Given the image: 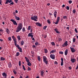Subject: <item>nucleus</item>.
<instances>
[{
    "mask_svg": "<svg viewBox=\"0 0 78 78\" xmlns=\"http://www.w3.org/2000/svg\"><path fill=\"white\" fill-rule=\"evenodd\" d=\"M73 14H76V10L73 9Z\"/></svg>",
    "mask_w": 78,
    "mask_h": 78,
    "instance_id": "33",
    "label": "nucleus"
},
{
    "mask_svg": "<svg viewBox=\"0 0 78 78\" xmlns=\"http://www.w3.org/2000/svg\"><path fill=\"white\" fill-rule=\"evenodd\" d=\"M25 59H26V61H27V62H29V61H30V60H29V59L27 58L26 57H25Z\"/></svg>",
    "mask_w": 78,
    "mask_h": 78,
    "instance_id": "19",
    "label": "nucleus"
},
{
    "mask_svg": "<svg viewBox=\"0 0 78 78\" xmlns=\"http://www.w3.org/2000/svg\"><path fill=\"white\" fill-rule=\"evenodd\" d=\"M31 54H32V55H34V52L33 51H31Z\"/></svg>",
    "mask_w": 78,
    "mask_h": 78,
    "instance_id": "56",
    "label": "nucleus"
},
{
    "mask_svg": "<svg viewBox=\"0 0 78 78\" xmlns=\"http://www.w3.org/2000/svg\"><path fill=\"white\" fill-rule=\"evenodd\" d=\"M73 42H75V41H76V39L75 38H73Z\"/></svg>",
    "mask_w": 78,
    "mask_h": 78,
    "instance_id": "41",
    "label": "nucleus"
},
{
    "mask_svg": "<svg viewBox=\"0 0 78 78\" xmlns=\"http://www.w3.org/2000/svg\"><path fill=\"white\" fill-rule=\"evenodd\" d=\"M44 70L41 71V76H44Z\"/></svg>",
    "mask_w": 78,
    "mask_h": 78,
    "instance_id": "9",
    "label": "nucleus"
},
{
    "mask_svg": "<svg viewBox=\"0 0 78 78\" xmlns=\"http://www.w3.org/2000/svg\"><path fill=\"white\" fill-rule=\"evenodd\" d=\"M56 33L60 34V32L59 31H58V30H57V31H56Z\"/></svg>",
    "mask_w": 78,
    "mask_h": 78,
    "instance_id": "55",
    "label": "nucleus"
},
{
    "mask_svg": "<svg viewBox=\"0 0 78 78\" xmlns=\"http://www.w3.org/2000/svg\"><path fill=\"white\" fill-rule=\"evenodd\" d=\"M15 12L16 13H18V11H17V10H16L15 11Z\"/></svg>",
    "mask_w": 78,
    "mask_h": 78,
    "instance_id": "62",
    "label": "nucleus"
},
{
    "mask_svg": "<svg viewBox=\"0 0 78 78\" xmlns=\"http://www.w3.org/2000/svg\"><path fill=\"white\" fill-rule=\"evenodd\" d=\"M61 65L62 66H63V64H64V62H63V61H64V59H63V58H61Z\"/></svg>",
    "mask_w": 78,
    "mask_h": 78,
    "instance_id": "10",
    "label": "nucleus"
},
{
    "mask_svg": "<svg viewBox=\"0 0 78 78\" xmlns=\"http://www.w3.org/2000/svg\"><path fill=\"white\" fill-rule=\"evenodd\" d=\"M6 32H7L8 34H9V33L10 32L9 30V29H8V28H6Z\"/></svg>",
    "mask_w": 78,
    "mask_h": 78,
    "instance_id": "23",
    "label": "nucleus"
},
{
    "mask_svg": "<svg viewBox=\"0 0 78 78\" xmlns=\"http://www.w3.org/2000/svg\"><path fill=\"white\" fill-rule=\"evenodd\" d=\"M8 39L9 41H11V40H12V39H11V37H8Z\"/></svg>",
    "mask_w": 78,
    "mask_h": 78,
    "instance_id": "36",
    "label": "nucleus"
},
{
    "mask_svg": "<svg viewBox=\"0 0 78 78\" xmlns=\"http://www.w3.org/2000/svg\"><path fill=\"white\" fill-rule=\"evenodd\" d=\"M31 19L32 20H34V21H35L36 22H37V20H36V19H35L34 17H31Z\"/></svg>",
    "mask_w": 78,
    "mask_h": 78,
    "instance_id": "12",
    "label": "nucleus"
},
{
    "mask_svg": "<svg viewBox=\"0 0 78 78\" xmlns=\"http://www.w3.org/2000/svg\"><path fill=\"white\" fill-rule=\"evenodd\" d=\"M12 1V0H6L5 4H8V3H11Z\"/></svg>",
    "mask_w": 78,
    "mask_h": 78,
    "instance_id": "8",
    "label": "nucleus"
},
{
    "mask_svg": "<svg viewBox=\"0 0 78 78\" xmlns=\"http://www.w3.org/2000/svg\"><path fill=\"white\" fill-rule=\"evenodd\" d=\"M59 54H61V55H63L64 54V52L63 51H59Z\"/></svg>",
    "mask_w": 78,
    "mask_h": 78,
    "instance_id": "37",
    "label": "nucleus"
},
{
    "mask_svg": "<svg viewBox=\"0 0 78 78\" xmlns=\"http://www.w3.org/2000/svg\"><path fill=\"white\" fill-rule=\"evenodd\" d=\"M1 61H5V58L3 57H1Z\"/></svg>",
    "mask_w": 78,
    "mask_h": 78,
    "instance_id": "30",
    "label": "nucleus"
},
{
    "mask_svg": "<svg viewBox=\"0 0 78 78\" xmlns=\"http://www.w3.org/2000/svg\"><path fill=\"white\" fill-rule=\"evenodd\" d=\"M2 0H0V5H2Z\"/></svg>",
    "mask_w": 78,
    "mask_h": 78,
    "instance_id": "58",
    "label": "nucleus"
},
{
    "mask_svg": "<svg viewBox=\"0 0 78 78\" xmlns=\"http://www.w3.org/2000/svg\"><path fill=\"white\" fill-rule=\"evenodd\" d=\"M36 25H37V26H38L39 27H42V24L40 23L37 22L36 23Z\"/></svg>",
    "mask_w": 78,
    "mask_h": 78,
    "instance_id": "13",
    "label": "nucleus"
},
{
    "mask_svg": "<svg viewBox=\"0 0 78 78\" xmlns=\"http://www.w3.org/2000/svg\"><path fill=\"white\" fill-rule=\"evenodd\" d=\"M21 45H23L24 44V41H21Z\"/></svg>",
    "mask_w": 78,
    "mask_h": 78,
    "instance_id": "31",
    "label": "nucleus"
},
{
    "mask_svg": "<svg viewBox=\"0 0 78 78\" xmlns=\"http://www.w3.org/2000/svg\"><path fill=\"white\" fill-rule=\"evenodd\" d=\"M71 61L73 63V62H76V59L75 58H71Z\"/></svg>",
    "mask_w": 78,
    "mask_h": 78,
    "instance_id": "11",
    "label": "nucleus"
},
{
    "mask_svg": "<svg viewBox=\"0 0 78 78\" xmlns=\"http://www.w3.org/2000/svg\"><path fill=\"white\" fill-rule=\"evenodd\" d=\"M23 32H25V28L24 27H23L22 29Z\"/></svg>",
    "mask_w": 78,
    "mask_h": 78,
    "instance_id": "32",
    "label": "nucleus"
},
{
    "mask_svg": "<svg viewBox=\"0 0 78 78\" xmlns=\"http://www.w3.org/2000/svg\"><path fill=\"white\" fill-rule=\"evenodd\" d=\"M60 19V17H59V16H58L57 18V20H56V22L55 23V25H57V24L59 23V21Z\"/></svg>",
    "mask_w": 78,
    "mask_h": 78,
    "instance_id": "5",
    "label": "nucleus"
},
{
    "mask_svg": "<svg viewBox=\"0 0 78 78\" xmlns=\"http://www.w3.org/2000/svg\"><path fill=\"white\" fill-rule=\"evenodd\" d=\"M2 75H3V77L4 78H6V77H7V74L5 73H3L2 74Z\"/></svg>",
    "mask_w": 78,
    "mask_h": 78,
    "instance_id": "14",
    "label": "nucleus"
},
{
    "mask_svg": "<svg viewBox=\"0 0 78 78\" xmlns=\"http://www.w3.org/2000/svg\"><path fill=\"white\" fill-rule=\"evenodd\" d=\"M47 37V35H45L44 37V38L45 39V38H46Z\"/></svg>",
    "mask_w": 78,
    "mask_h": 78,
    "instance_id": "61",
    "label": "nucleus"
},
{
    "mask_svg": "<svg viewBox=\"0 0 78 78\" xmlns=\"http://www.w3.org/2000/svg\"><path fill=\"white\" fill-rule=\"evenodd\" d=\"M16 56H19V52H17L16 53Z\"/></svg>",
    "mask_w": 78,
    "mask_h": 78,
    "instance_id": "38",
    "label": "nucleus"
},
{
    "mask_svg": "<svg viewBox=\"0 0 78 78\" xmlns=\"http://www.w3.org/2000/svg\"><path fill=\"white\" fill-rule=\"evenodd\" d=\"M34 17L36 19H37V16H34Z\"/></svg>",
    "mask_w": 78,
    "mask_h": 78,
    "instance_id": "51",
    "label": "nucleus"
},
{
    "mask_svg": "<svg viewBox=\"0 0 78 78\" xmlns=\"http://www.w3.org/2000/svg\"><path fill=\"white\" fill-rule=\"evenodd\" d=\"M54 15L55 16V18H56V14H57V12L55 11L54 13Z\"/></svg>",
    "mask_w": 78,
    "mask_h": 78,
    "instance_id": "22",
    "label": "nucleus"
},
{
    "mask_svg": "<svg viewBox=\"0 0 78 78\" xmlns=\"http://www.w3.org/2000/svg\"><path fill=\"white\" fill-rule=\"evenodd\" d=\"M28 30H31V26H28Z\"/></svg>",
    "mask_w": 78,
    "mask_h": 78,
    "instance_id": "42",
    "label": "nucleus"
},
{
    "mask_svg": "<svg viewBox=\"0 0 78 78\" xmlns=\"http://www.w3.org/2000/svg\"><path fill=\"white\" fill-rule=\"evenodd\" d=\"M17 38L18 39V41H20V36L18 35L17 36Z\"/></svg>",
    "mask_w": 78,
    "mask_h": 78,
    "instance_id": "25",
    "label": "nucleus"
},
{
    "mask_svg": "<svg viewBox=\"0 0 78 78\" xmlns=\"http://www.w3.org/2000/svg\"><path fill=\"white\" fill-rule=\"evenodd\" d=\"M55 64H58V62L57 61H55Z\"/></svg>",
    "mask_w": 78,
    "mask_h": 78,
    "instance_id": "59",
    "label": "nucleus"
},
{
    "mask_svg": "<svg viewBox=\"0 0 78 78\" xmlns=\"http://www.w3.org/2000/svg\"><path fill=\"white\" fill-rule=\"evenodd\" d=\"M18 49H19L20 52L21 53L22 52V48H21L20 47L19 48H18Z\"/></svg>",
    "mask_w": 78,
    "mask_h": 78,
    "instance_id": "20",
    "label": "nucleus"
},
{
    "mask_svg": "<svg viewBox=\"0 0 78 78\" xmlns=\"http://www.w3.org/2000/svg\"><path fill=\"white\" fill-rule=\"evenodd\" d=\"M78 69V65L76 68V70H77V69Z\"/></svg>",
    "mask_w": 78,
    "mask_h": 78,
    "instance_id": "64",
    "label": "nucleus"
},
{
    "mask_svg": "<svg viewBox=\"0 0 78 78\" xmlns=\"http://www.w3.org/2000/svg\"><path fill=\"white\" fill-rule=\"evenodd\" d=\"M47 22H48V23H49V24H50L51 23V22H50V20H48Z\"/></svg>",
    "mask_w": 78,
    "mask_h": 78,
    "instance_id": "40",
    "label": "nucleus"
},
{
    "mask_svg": "<svg viewBox=\"0 0 78 78\" xmlns=\"http://www.w3.org/2000/svg\"><path fill=\"white\" fill-rule=\"evenodd\" d=\"M28 37H30V36L31 37V38H33V35H31V33H29L28 34Z\"/></svg>",
    "mask_w": 78,
    "mask_h": 78,
    "instance_id": "15",
    "label": "nucleus"
},
{
    "mask_svg": "<svg viewBox=\"0 0 78 78\" xmlns=\"http://www.w3.org/2000/svg\"><path fill=\"white\" fill-rule=\"evenodd\" d=\"M68 53V49H66L65 52V55H67Z\"/></svg>",
    "mask_w": 78,
    "mask_h": 78,
    "instance_id": "17",
    "label": "nucleus"
},
{
    "mask_svg": "<svg viewBox=\"0 0 78 78\" xmlns=\"http://www.w3.org/2000/svg\"><path fill=\"white\" fill-rule=\"evenodd\" d=\"M69 4H71L72 3V1L70 0L69 1Z\"/></svg>",
    "mask_w": 78,
    "mask_h": 78,
    "instance_id": "47",
    "label": "nucleus"
},
{
    "mask_svg": "<svg viewBox=\"0 0 78 78\" xmlns=\"http://www.w3.org/2000/svg\"><path fill=\"white\" fill-rule=\"evenodd\" d=\"M8 66L9 68H11L12 67V64L11 62H9L8 63Z\"/></svg>",
    "mask_w": 78,
    "mask_h": 78,
    "instance_id": "16",
    "label": "nucleus"
},
{
    "mask_svg": "<svg viewBox=\"0 0 78 78\" xmlns=\"http://www.w3.org/2000/svg\"><path fill=\"white\" fill-rule=\"evenodd\" d=\"M51 44L52 45H53L54 46L55 45V43L54 42H52L51 43Z\"/></svg>",
    "mask_w": 78,
    "mask_h": 78,
    "instance_id": "34",
    "label": "nucleus"
},
{
    "mask_svg": "<svg viewBox=\"0 0 78 78\" xmlns=\"http://www.w3.org/2000/svg\"><path fill=\"white\" fill-rule=\"evenodd\" d=\"M27 65H28V66H31V63L30 62H28Z\"/></svg>",
    "mask_w": 78,
    "mask_h": 78,
    "instance_id": "28",
    "label": "nucleus"
},
{
    "mask_svg": "<svg viewBox=\"0 0 78 78\" xmlns=\"http://www.w3.org/2000/svg\"><path fill=\"white\" fill-rule=\"evenodd\" d=\"M50 57L51 59H55V55L51 54L50 55Z\"/></svg>",
    "mask_w": 78,
    "mask_h": 78,
    "instance_id": "6",
    "label": "nucleus"
},
{
    "mask_svg": "<svg viewBox=\"0 0 78 78\" xmlns=\"http://www.w3.org/2000/svg\"><path fill=\"white\" fill-rule=\"evenodd\" d=\"M62 39L61 38H58V41L59 42H60V41H62Z\"/></svg>",
    "mask_w": 78,
    "mask_h": 78,
    "instance_id": "49",
    "label": "nucleus"
},
{
    "mask_svg": "<svg viewBox=\"0 0 78 78\" xmlns=\"http://www.w3.org/2000/svg\"><path fill=\"white\" fill-rule=\"evenodd\" d=\"M70 48L72 53H74V52L76 51V50H75V49L74 48L71 47H70Z\"/></svg>",
    "mask_w": 78,
    "mask_h": 78,
    "instance_id": "7",
    "label": "nucleus"
},
{
    "mask_svg": "<svg viewBox=\"0 0 78 78\" xmlns=\"http://www.w3.org/2000/svg\"><path fill=\"white\" fill-rule=\"evenodd\" d=\"M37 59L39 61H41V58H40V56H38V57Z\"/></svg>",
    "mask_w": 78,
    "mask_h": 78,
    "instance_id": "35",
    "label": "nucleus"
},
{
    "mask_svg": "<svg viewBox=\"0 0 78 78\" xmlns=\"http://www.w3.org/2000/svg\"><path fill=\"white\" fill-rule=\"evenodd\" d=\"M14 4V3L13 2H12H12H11V3H10L9 4V5H10V6H11V5H13Z\"/></svg>",
    "mask_w": 78,
    "mask_h": 78,
    "instance_id": "29",
    "label": "nucleus"
},
{
    "mask_svg": "<svg viewBox=\"0 0 78 78\" xmlns=\"http://www.w3.org/2000/svg\"><path fill=\"white\" fill-rule=\"evenodd\" d=\"M0 41L1 42H3V40L2 39H0Z\"/></svg>",
    "mask_w": 78,
    "mask_h": 78,
    "instance_id": "60",
    "label": "nucleus"
},
{
    "mask_svg": "<svg viewBox=\"0 0 78 78\" xmlns=\"http://www.w3.org/2000/svg\"><path fill=\"white\" fill-rule=\"evenodd\" d=\"M67 43H68V42H67V41H66L65 42V43H64V45H65L66 46H67L68 45V44H67Z\"/></svg>",
    "mask_w": 78,
    "mask_h": 78,
    "instance_id": "27",
    "label": "nucleus"
},
{
    "mask_svg": "<svg viewBox=\"0 0 78 78\" xmlns=\"http://www.w3.org/2000/svg\"><path fill=\"white\" fill-rule=\"evenodd\" d=\"M35 45L36 46H37L38 45H39V42L37 41L35 43Z\"/></svg>",
    "mask_w": 78,
    "mask_h": 78,
    "instance_id": "26",
    "label": "nucleus"
},
{
    "mask_svg": "<svg viewBox=\"0 0 78 78\" xmlns=\"http://www.w3.org/2000/svg\"><path fill=\"white\" fill-rule=\"evenodd\" d=\"M19 65L20 66H21V61H19Z\"/></svg>",
    "mask_w": 78,
    "mask_h": 78,
    "instance_id": "45",
    "label": "nucleus"
},
{
    "mask_svg": "<svg viewBox=\"0 0 78 78\" xmlns=\"http://www.w3.org/2000/svg\"><path fill=\"white\" fill-rule=\"evenodd\" d=\"M54 30L56 32V31L58 30V29L57 28H55V29Z\"/></svg>",
    "mask_w": 78,
    "mask_h": 78,
    "instance_id": "54",
    "label": "nucleus"
},
{
    "mask_svg": "<svg viewBox=\"0 0 78 78\" xmlns=\"http://www.w3.org/2000/svg\"><path fill=\"white\" fill-rule=\"evenodd\" d=\"M56 51L55 50H52V51H51L50 52V54H51V53H55Z\"/></svg>",
    "mask_w": 78,
    "mask_h": 78,
    "instance_id": "21",
    "label": "nucleus"
},
{
    "mask_svg": "<svg viewBox=\"0 0 78 78\" xmlns=\"http://www.w3.org/2000/svg\"><path fill=\"white\" fill-rule=\"evenodd\" d=\"M74 30L76 33H78V30H77L76 28H75Z\"/></svg>",
    "mask_w": 78,
    "mask_h": 78,
    "instance_id": "48",
    "label": "nucleus"
},
{
    "mask_svg": "<svg viewBox=\"0 0 78 78\" xmlns=\"http://www.w3.org/2000/svg\"><path fill=\"white\" fill-rule=\"evenodd\" d=\"M22 28H23V24L22 23H19L18 26L17 27L16 32L18 33V32H19L21 30V29H22Z\"/></svg>",
    "mask_w": 78,
    "mask_h": 78,
    "instance_id": "1",
    "label": "nucleus"
},
{
    "mask_svg": "<svg viewBox=\"0 0 78 78\" xmlns=\"http://www.w3.org/2000/svg\"><path fill=\"white\" fill-rule=\"evenodd\" d=\"M63 18L64 19H67V16H64L63 17Z\"/></svg>",
    "mask_w": 78,
    "mask_h": 78,
    "instance_id": "43",
    "label": "nucleus"
},
{
    "mask_svg": "<svg viewBox=\"0 0 78 78\" xmlns=\"http://www.w3.org/2000/svg\"><path fill=\"white\" fill-rule=\"evenodd\" d=\"M43 61L46 64H48V61L47 60V58L45 56H44L43 57Z\"/></svg>",
    "mask_w": 78,
    "mask_h": 78,
    "instance_id": "3",
    "label": "nucleus"
},
{
    "mask_svg": "<svg viewBox=\"0 0 78 78\" xmlns=\"http://www.w3.org/2000/svg\"><path fill=\"white\" fill-rule=\"evenodd\" d=\"M12 38L13 39V40L14 42L15 45L17 47V48H19L20 47L18 44H17V40H16V39L15 38V37L14 36H12Z\"/></svg>",
    "mask_w": 78,
    "mask_h": 78,
    "instance_id": "2",
    "label": "nucleus"
},
{
    "mask_svg": "<svg viewBox=\"0 0 78 78\" xmlns=\"http://www.w3.org/2000/svg\"><path fill=\"white\" fill-rule=\"evenodd\" d=\"M13 72L14 73V74H16L17 73H16V71L15 70H14L13 71Z\"/></svg>",
    "mask_w": 78,
    "mask_h": 78,
    "instance_id": "50",
    "label": "nucleus"
},
{
    "mask_svg": "<svg viewBox=\"0 0 78 78\" xmlns=\"http://www.w3.org/2000/svg\"><path fill=\"white\" fill-rule=\"evenodd\" d=\"M23 68L24 70L25 71L26 70V69H25V66L24 65H23Z\"/></svg>",
    "mask_w": 78,
    "mask_h": 78,
    "instance_id": "39",
    "label": "nucleus"
},
{
    "mask_svg": "<svg viewBox=\"0 0 78 78\" xmlns=\"http://www.w3.org/2000/svg\"><path fill=\"white\" fill-rule=\"evenodd\" d=\"M44 53H48V50L46 48L44 49Z\"/></svg>",
    "mask_w": 78,
    "mask_h": 78,
    "instance_id": "24",
    "label": "nucleus"
},
{
    "mask_svg": "<svg viewBox=\"0 0 78 78\" xmlns=\"http://www.w3.org/2000/svg\"><path fill=\"white\" fill-rule=\"evenodd\" d=\"M15 1L16 2V3H18V0H15Z\"/></svg>",
    "mask_w": 78,
    "mask_h": 78,
    "instance_id": "57",
    "label": "nucleus"
},
{
    "mask_svg": "<svg viewBox=\"0 0 78 78\" xmlns=\"http://www.w3.org/2000/svg\"><path fill=\"white\" fill-rule=\"evenodd\" d=\"M47 26H44L43 27L44 30H46V28H47Z\"/></svg>",
    "mask_w": 78,
    "mask_h": 78,
    "instance_id": "44",
    "label": "nucleus"
},
{
    "mask_svg": "<svg viewBox=\"0 0 78 78\" xmlns=\"http://www.w3.org/2000/svg\"><path fill=\"white\" fill-rule=\"evenodd\" d=\"M69 8H69V6H66V9H67V10H69Z\"/></svg>",
    "mask_w": 78,
    "mask_h": 78,
    "instance_id": "52",
    "label": "nucleus"
},
{
    "mask_svg": "<svg viewBox=\"0 0 78 78\" xmlns=\"http://www.w3.org/2000/svg\"><path fill=\"white\" fill-rule=\"evenodd\" d=\"M66 30H69V27H66Z\"/></svg>",
    "mask_w": 78,
    "mask_h": 78,
    "instance_id": "63",
    "label": "nucleus"
},
{
    "mask_svg": "<svg viewBox=\"0 0 78 78\" xmlns=\"http://www.w3.org/2000/svg\"><path fill=\"white\" fill-rule=\"evenodd\" d=\"M27 70H31V68L29 66H28Z\"/></svg>",
    "mask_w": 78,
    "mask_h": 78,
    "instance_id": "53",
    "label": "nucleus"
},
{
    "mask_svg": "<svg viewBox=\"0 0 78 78\" xmlns=\"http://www.w3.org/2000/svg\"><path fill=\"white\" fill-rule=\"evenodd\" d=\"M13 14L15 16V17L16 16V12H13Z\"/></svg>",
    "mask_w": 78,
    "mask_h": 78,
    "instance_id": "46",
    "label": "nucleus"
},
{
    "mask_svg": "<svg viewBox=\"0 0 78 78\" xmlns=\"http://www.w3.org/2000/svg\"><path fill=\"white\" fill-rule=\"evenodd\" d=\"M15 17L16 20H20V18H19V17H18L17 16H15Z\"/></svg>",
    "mask_w": 78,
    "mask_h": 78,
    "instance_id": "18",
    "label": "nucleus"
},
{
    "mask_svg": "<svg viewBox=\"0 0 78 78\" xmlns=\"http://www.w3.org/2000/svg\"><path fill=\"white\" fill-rule=\"evenodd\" d=\"M10 21L12 22L13 23L14 25H17V23L16 21H15L14 20L11 19L10 20Z\"/></svg>",
    "mask_w": 78,
    "mask_h": 78,
    "instance_id": "4",
    "label": "nucleus"
}]
</instances>
